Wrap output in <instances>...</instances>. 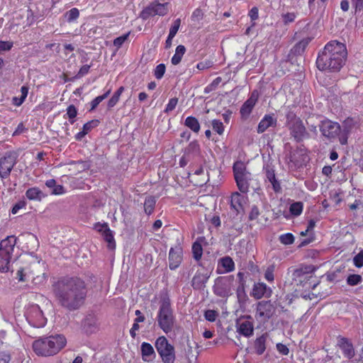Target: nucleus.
<instances>
[{"label":"nucleus","instance_id":"nucleus-58","mask_svg":"<svg viewBox=\"0 0 363 363\" xmlns=\"http://www.w3.org/2000/svg\"><path fill=\"white\" fill-rule=\"evenodd\" d=\"M282 18L285 23L293 22L296 18L294 13H286L282 15Z\"/></svg>","mask_w":363,"mask_h":363},{"label":"nucleus","instance_id":"nucleus-59","mask_svg":"<svg viewBox=\"0 0 363 363\" xmlns=\"http://www.w3.org/2000/svg\"><path fill=\"white\" fill-rule=\"evenodd\" d=\"M277 350L280 354L283 355H287L289 352V348L285 345L281 343L277 344Z\"/></svg>","mask_w":363,"mask_h":363},{"label":"nucleus","instance_id":"nucleus-62","mask_svg":"<svg viewBox=\"0 0 363 363\" xmlns=\"http://www.w3.org/2000/svg\"><path fill=\"white\" fill-rule=\"evenodd\" d=\"M25 206H26V204L23 201H20V202L17 203L13 207V208L11 210V213L13 214H16L19 211V210L24 208Z\"/></svg>","mask_w":363,"mask_h":363},{"label":"nucleus","instance_id":"nucleus-35","mask_svg":"<svg viewBox=\"0 0 363 363\" xmlns=\"http://www.w3.org/2000/svg\"><path fill=\"white\" fill-rule=\"evenodd\" d=\"M275 271V266L274 264L269 265L264 274V279L269 283H272L274 280V272Z\"/></svg>","mask_w":363,"mask_h":363},{"label":"nucleus","instance_id":"nucleus-48","mask_svg":"<svg viewBox=\"0 0 363 363\" xmlns=\"http://www.w3.org/2000/svg\"><path fill=\"white\" fill-rule=\"evenodd\" d=\"M165 70H166V67H165V65L164 64L158 65L156 67V68L155 69V72H154L155 77L157 79H160L162 78V77L164 76V74L165 73Z\"/></svg>","mask_w":363,"mask_h":363},{"label":"nucleus","instance_id":"nucleus-52","mask_svg":"<svg viewBox=\"0 0 363 363\" xmlns=\"http://www.w3.org/2000/svg\"><path fill=\"white\" fill-rule=\"evenodd\" d=\"M213 66V62L211 60H204L199 62L196 65V68L199 70H206L211 68Z\"/></svg>","mask_w":363,"mask_h":363},{"label":"nucleus","instance_id":"nucleus-14","mask_svg":"<svg viewBox=\"0 0 363 363\" xmlns=\"http://www.w3.org/2000/svg\"><path fill=\"white\" fill-rule=\"evenodd\" d=\"M259 98V93L255 90L251 93L249 99L242 106L240 113L242 118H247L251 113Z\"/></svg>","mask_w":363,"mask_h":363},{"label":"nucleus","instance_id":"nucleus-28","mask_svg":"<svg viewBox=\"0 0 363 363\" xmlns=\"http://www.w3.org/2000/svg\"><path fill=\"white\" fill-rule=\"evenodd\" d=\"M244 201V196L240 195L238 192H235L232 194L231 196V206L234 208L237 211H239V208L242 206V203Z\"/></svg>","mask_w":363,"mask_h":363},{"label":"nucleus","instance_id":"nucleus-4","mask_svg":"<svg viewBox=\"0 0 363 363\" xmlns=\"http://www.w3.org/2000/svg\"><path fill=\"white\" fill-rule=\"evenodd\" d=\"M157 320L160 328L165 333L171 332L174 325V316L169 298L167 295L160 296V308Z\"/></svg>","mask_w":363,"mask_h":363},{"label":"nucleus","instance_id":"nucleus-6","mask_svg":"<svg viewBox=\"0 0 363 363\" xmlns=\"http://www.w3.org/2000/svg\"><path fill=\"white\" fill-rule=\"evenodd\" d=\"M233 173L239 190L247 193L249 189V181L251 180V174L247 171L246 164L237 161L233 164Z\"/></svg>","mask_w":363,"mask_h":363},{"label":"nucleus","instance_id":"nucleus-56","mask_svg":"<svg viewBox=\"0 0 363 363\" xmlns=\"http://www.w3.org/2000/svg\"><path fill=\"white\" fill-rule=\"evenodd\" d=\"M94 229L98 232L101 233L103 235L106 231L109 229V227L107 223H96L94 225Z\"/></svg>","mask_w":363,"mask_h":363},{"label":"nucleus","instance_id":"nucleus-10","mask_svg":"<svg viewBox=\"0 0 363 363\" xmlns=\"http://www.w3.org/2000/svg\"><path fill=\"white\" fill-rule=\"evenodd\" d=\"M168 12V4H160L154 2L143 9L140 13L143 19H147L150 16L155 15L164 16Z\"/></svg>","mask_w":363,"mask_h":363},{"label":"nucleus","instance_id":"nucleus-21","mask_svg":"<svg viewBox=\"0 0 363 363\" xmlns=\"http://www.w3.org/2000/svg\"><path fill=\"white\" fill-rule=\"evenodd\" d=\"M276 123L277 119L272 115H265L258 125L257 132L264 133L268 128L275 125Z\"/></svg>","mask_w":363,"mask_h":363},{"label":"nucleus","instance_id":"nucleus-50","mask_svg":"<svg viewBox=\"0 0 363 363\" xmlns=\"http://www.w3.org/2000/svg\"><path fill=\"white\" fill-rule=\"evenodd\" d=\"M180 24H181V21L179 18H178L174 21L173 25L171 26V28L169 29V35H170V37H174L176 35V34L178 32L179 28L180 27Z\"/></svg>","mask_w":363,"mask_h":363},{"label":"nucleus","instance_id":"nucleus-42","mask_svg":"<svg viewBox=\"0 0 363 363\" xmlns=\"http://www.w3.org/2000/svg\"><path fill=\"white\" fill-rule=\"evenodd\" d=\"M280 242L284 245H291L294 242V237L291 233H285L279 236Z\"/></svg>","mask_w":363,"mask_h":363},{"label":"nucleus","instance_id":"nucleus-64","mask_svg":"<svg viewBox=\"0 0 363 363\" xmlns=\"http://www.w3.org/2000/svg\"><path fill=\"white\" fill-rule=\"evenodd\" d=\"M352 4L356 10H360L363 6V0H352Z\"/></svg>","mask_w":363,"mask_h":363},{"label":"nucleus","instance_id":"nucleus-9","mask_svg":"<svg viewBox=\"0 0 363 363\" xmlns=\"http://www.w3.org/2000/svg\"><path fill=\"white\" fill-rule=\"evenodd\" d=\"M233 282L234 277L233 276L217 278L213 286L214 293L220 297L230 296L233 290Z\"/></svg>","mask_w":363,"mask_h":363},{"label":"nucleus","instance_id":"nucleus-36","mask_svg":"<svg viewBox=\"0 0 363 363\" xmlns=\"http://www.w3.org/2000/svg\"><path fill=\"white\" fill-rule=\"evenodd\" d=\"M110 93L111 90L109 89L104 94L96 96L94 99H93L91 102L90 111L95 109L97 106L109 95Z\"/></svg>","mask_w":363,"mask_h":363},{"label":"nucleus","instance_id":"nucleus-23","mask_svg":"<svg viewBox=\"0 0 363 363\" xmlns=\"http://www.w3.org/2000/svg\"><path fill=\"white\" fill-rule=\"evenodd\" d=\"M185 52L186 48L182 45H178L176 48L175 52L171 59V62L172 65H177L179 64Z\"/></svg>","mask_w":363,"mask_h":363},{"label":"nucleus","instance_id":"nucleus-1","mask_svg":"<svg viewBox=\"0 0 363 363\" xmlns=\"http://www.w3.org/2000/svg\"><path fill=\"white\" fill-rule=\"evenodd\" d=\"M55 293L61 303L69 308L75 309L83 302L86 291L84 284L79 279H70L66 282H57L55 288Z\"/></svg>","mask_w":363,"mask_h":363},{"label":"nucleus","instance_id":"nucleus-44","mask_svg":"<svg viewBox=\"0 0 363 363\" xmlns=\"http://www.w3.org/2000/svg\"><path fill=\"white\" fill-rule=\"evenodd\" d=\"M28 269L21 268L17 271L16 278L20 281H26L29 279Z\"/></svg>","mask_w":363,"mask_h":363},{"label":"nucleus","instance_id":"nucleus-17","mask_svg":"<svg viewBox=\"0 0 363 363\" xmlns=\"http://www.w3.org/2000/svg\"><path fill=\"white\" fill-rule=\"evenodd\" d=\"M15 163L14 157L11 155L0 160V177L2 179L6 178L10 174Z\"/></svg>","mask_w":363,"mask_h":363},{"label":"nucleus","instance_id":"nucleus-5","mask_svg":"<svg viewBox=\"0 0 363 363\" xmlns=\"http://www.w3.org/2000/svg\"><path fill=\"white\" fill-rule=\"evenodd\" d=\"M16 243L14 236H8L0 242V271L6 272L9 270L10 261Z\"/></svg>","mask_w":363,"mask_h":363},{"label":"nucleus","instance_id":"nucleus-61","mask_svg":"<svg viewBox=\"0 0 363 363\" xmlns=\"http://www.w3.org/2000/svg\"><path fill=\"white\" fill-rule=\"evenodd\" d=\"M11 359L9 353L2 352H0V363H9Z\"/></svg>","mask_w":363,"mask_h":363},{"label":"nucleus","instance_id":"nucleus-12","mask_svg":"<svg viewBox=\"0 0 363 363\" xmlns=\"http://www.w3.org/2000/svg\"><path fill=\"white\" fill-rule=\"evenodd\" d=\"M320 130L323 136L328 138H334L338 135L340 126L337 123L326 120L322 121Z\"/></svg>","mask_w":363,"mask_h":363},{"label":"nucleus","instance_id":"nucleus-30","mask_svg":"<svg viewBox=\"0 0 363 363\" xmlns=\"http://www.w3.org/2000/svg\"><path fill=\"white\" fill-rule=\"evenodd\" d=\"M26 195L29 200H40L43 193L38 188L33 187L26 191Z\"/></svg>","mask_w":363,"mask_h":363},{"label":"nucleus","instance_id":"nucleus-51","mask_svg":"<svg viewBox=\"0 0 363 363\" xmlns=\"http://www.w3.org/2000/svg\"><path fill=\"white\" fill-rule=\"evenodd\" d=\"M99 123V121L98 120L91 121L83 125L82 130L87 134L93 128L97 126Z\"/></svg>","mask_w":363,"mask_h":363},{"label":"nucleus","instance_id":"nucleus-32","mask_svg":"<svg viewBox=\"0 0 363 363\" xmlns=\"http://www.w3.org/2000/svg\"><path fill=\"white\" fill-rule=\"evenodd\" d=\"M124 91V87L121 86L118 88V89L113 94L112 97L108 100V108H111L113 106L116 105V104L118 102L120 97L122 94V93Z\"/></svg>","mask_w":363,"mask_h":363},{"label":"nucleus","instance_id":"nucleus-24","mask_svg":"<svg viewBox=\"0 0 363 363\" xmlns=\"http://www.w3.org/2000/svg\"><path fill=\"white\" fill-rule=\"evenodd\" d=\"M266 177L267 180L272 184V187L276 192L281 189L280 184L277 180L274 171L272 169H267Z\"/></svg>","mask_w":363,"mask_h":363},{"label":"nucleus","instance_id":"nucleus-3","mask_svg":"<svg viewBox=\"0 0 363 363\" xmlns=\"http://www.w3.org/2000/svg\"><path fill=\"white\" fill-rule=\"evenodd\" d=\"M67 344V340L62 335H51L35 340L33 349L38 356L50 357L57 354Z\"/></svg>","mask_w":363,"mask_h":363},{"label":"nucleus","instance_id":"nucleus-49","mask_svg":"<svg viewBox=\"0 0 363 363\" xmlns=\"http://www.w3.org/2000/svg\"><path fill=\"white\" fill-rule=\"evenodd\" d=\"M130 32H128L123 35H121V36L116 38L113 40V45L117 47L118 48H119L125 43V41L128 39V38L130 35Z\"/></svg>","mask_w":363,"mask_h":363},{"label":"nucleus","instance_id":"nucleus-43","mask_svg":"<svg viewBox=\"0 0 363 363\" xmlns=\"http://www.w3.org/2000/svg\"><path fill=\"white\" fill-rule=\"evenodd\" d=\"M211 123H212V128L214 131H216L219 135H222L223 133L224 125L220 121L214 119L212 121Z\"/></svg>","mask_w":363,"mask_h":363},{"label":"nucleus","instance_id":"nucleus-7","mask_svg":"<svg viewBox=\"0 0 363 363\" xmlns=\"http://www.w3.org/2000/svg\"><path fill=\"white\" fill-rule=\"evenodd\" d=\"M155 347L163 363H174L175 353L174 347L164 336L159 337L155 342Z\"/></svg>","mask_w":363,"mask_h":363},{"label":"nucleus","instance_id":"nucleus-37","mask_svg":"<svg viewBox=\"0 0 363 363\" xmlns=\"http://www.w3.org/2000/svg\"><path fill=\"white\" fill-rule=\"evenodd\" d=\"M362 278L359 274H350L347 278V284L350 286H356L360 284Z\"/></svg>","mask_w":363,"mask_h":363},{"label":"nucleus","instance_id":"nucleus-60","mask_svg":"<svg viewBox=\"0 0 363 363\" xmlns=\"http://www.w3.org/2000/svg\"><path fill=\"white\" fill-rule=\"evenodd\" d=\"M66 193L63 186L57 184L55 188L52 190V194L54 195H62Z\"/></svg>","mask_w":363,"mask_h":363},{"label":"nucleus","instance_id":"nucleus-29","mask_svg":"<svg viewBox=\"0 0 363 363\" xmlns=\"http://www.w3.org/2000/svg\"><path fill=\"white\" fill-rule=\"evenodd\" d=\"M185 125L189 128L195 133H198L200 130V124L198 120L192 116H189L185 120Z\"/></svg>","mask_w":363,"mask_h":363},{"label":"nucleus","instance_id":"nucleus-55","mask_svg":"<svg viewBox=\"0 0 363 363\" xmlns=\"http://www.w3.org/2000/svg\"><path fill=\"white\" fill-rule=\"evenodd\" d=\"M13 47V42L11 41H0V53L10 50Z\"/></svg>","mask_w":363,"mask_h":363},{"label":"nucleus","instance_id":"nucleus-46","mask_svg":"<svg viewBox=\"0 0 363 363\" xmlns=\"http://www.w3.org/2000/svg\"><path fill=\"white\" fill-rule=\"evenodd\" d=\"M259 214L260 213L258 208L255 206H253L251 208V210L249 213V219L252 221H256V223H259L258 218Z\"/></svg>","mask_w":363,"mask_h":363},{"label":"nucleus","instance_id":"nucleus-20","mask_svg":"<svg viewBox=\"0 0 363 363\" xmlns=\"http://www.w3.org/2000/svg\"><path fill=\"white\" fill-rule=\"evenodd\" d=\"M141 354L143 359L145 362H150L155 357V352L153 347L147 342L142 343Z\"/></svg>","mask_w":363,"mask_h":363},{"label":"nucleus","instance_id":"nucleus-18","mask_svg":"<svg viewBox=\"0 0 363 363\" xmlns=\"http://www.w3.org/2000/svg\"><path fill=\"white\" fill-rule=\"evenodd\" d=\"M289 128L292 135L296 140H302L306 135V128L299 119H295L289 124Z\"/></svg>","mask_w":363,"mask_h":363},{"label":"nucleus","instance_id":"nucleus-8","mask_svg":"<svg viewBox=\"0 0 363 363\" xmlns=\"http://www.w3.org/2000/svg\"><path fill=\"white\" fill-rule=\"evenodd\" d=\"M25 316L28 323L34 328H43L47 322L43 311L36 304H31L27 307Z\"/></svg>","mask_w":363,"mask_h":363},{"label":"nucleus","instance_id":"nucleus-45","mask_svg":"<svg viewBox=\"0 0 363 363\" xmlns=\"http://www.w3.org/2000/svg\"><path fill=\"white\" fill-rule=\"evenodd\" d=\"M77 110L73 105H70L67 108V115L69 117V122L72 124L74 122V118L77 116Z\"/></svg>","mask_w":363,"mask_h":363},{"label":"nucleus","instance_id":"nucleus-26","mask_svg":"<svg viewBox=\"0 0 363 363\" xmlns=\"http://www.w3.org/2000/svg\"><path fill=\"white\" fill-rule=\"evenodd\" d=\"M28 94V88L23 86L21 88V96H14L12 99V104L16 106H20L26 100Z\"/></svg>","mask_w":363,"mask_h":363},{"label":"nucleus","instance_id":"nucleus-41","mask_svg":"<svg viewBox=\"0 0 363 363\" xmlns=\"http://www.w3.org/2000/svg\"><path fill=\"white\" fill-rule=\"evenodd\" d=\"M199 151H200V145H199V143L196 140L191 142L186 150V152L188 154H190V153L198 154V153H199Z\"/></svg>","mask_w":363,"mask_h":363},{"label":"nucleus","instance_id":"nucleus-31","mask_svg":"<svg viewBox=\"0 0 363 363\" xmlns=\"http://www.w3.org/2000/svg\"><path fill=\"white\" fill-rule=\"evenodd\" d=\"M156 203V199L153 196H148L146 198L144 203V209L147 215L152 213L155 206Z\"/></svg>","mask_w":363,"mask_h":363},{"label":"nucleus","instance_id":"nucleus-2","mask_svg":"<svg viewBox=\"0 0 363 363\" xmlns=\"http://www.w3.org/2000/svg\"><path fill=\"white\" fill-rule=\"evenodd\" d=\"M347 56V49L343 43L331 41L326 44L316 60L320 70L339 71Z\"/></svg>","mask_w":363,"mask_h":363},{"label":"nucleus","instance_id":"nucleus-25","mask_svg":"<svg viewBox=\"0 0 363 363\" xmlns=\"http://www.w3.org/2000/svg\"><path fill=\"white\" fill-rule=\"evenodd\" d=\"M266 350V337L262 335L257 337L255 341V352L260 355L262 354Z\"/></svg>","mask_w":363,"mask_h":363},{"label":"nucleus","instance_id":"nucleus-57","mask_svg":"<svg viewBox=\"0 0 363 363\" xmlns=\"http://www.w3.org/2000/svg\"><path fill=\"white\" fill-rule=\"evenodd\" d=\"M203 12L200 9H196L194 11L191 15V19L194 21H199L203 18Z\"/></svg>","mask_w":363,"mask_h":363},{"label":"nucleus","instance_id":"nucleus-27","mask_svg":"<svg viewBox=\"0 0 363 363\" xmlns=\"http://www.w3.org/2000/svg\"><path fill=\"white\" fill-rule=\"evenodd\" d=\"M340 347L345 357L351 358L354 356V348L347 340L343 339L340 343Z\"/></svg>","mask_w":363,"mask_h":363},{"label":"nucleus","instance_id":"nucleus-19","mask_svg":"<svg viewBox=\"0 0 363 363\" xmlns=\"http://www.w3.org/2000/svg\"><path fill=\"white\" fill-rule=\"evenodd\" d=\"M235 269V263L230 257L221 258L218 263L217 272L218 274H225Z\"/></svg>","mask_w":363,"mask_h":363},{"label":"nucleus","instance_id":"nucleus-11","mask_svg":"<svg viewBox=\"0 0 363 363\" xmlns=\"http://www.w3.org/2000/svg\"><path fill=\"white\" fill-rule=\"evenodd\" d=\"M237 331L245 337H250L253 335L254 325L251 316L242 317L236 323Z\"/></svg>","mask_w":363,"mask_h":363},{"label":"nucleus","instance_id":"nucleus-40","mask_svg":"<svg viewBox=\"0 0 363 363\" xmlns=\"http://www.w3.org/2000/svg\"><path fill=\"white\" fill-rule=\"evenodd\" d=\"M192 252L194 257L196 260H199L202 256V247L200 243L195 242L192 246Z\"/></svg>","mask_w":363,"mask_h":363},{"label":"nucleus","instance_id":"nucleus-22","mask_svg":"<svg viewBox=\"0 0 363 363\" xmlns=\"http://www.w3.org/2000/svg\"><path fill=\"white\" fill-rule=\"evenodd\" d=\"M207 274L197 272L192 279V286L196 289H201L205 286L208 279Z\"/></svg>","mask_w":363,"mask_h":363},{"label":"nucleus","instance_id":"nucleus-33","mask_svg":"<svg viewBox=\"0 0 363 363\" xmlns=\"http://www.w3.org/2000/svg\"><path fill=\"white\" fill-rule=\"evenodd\" d=\"M303 209V204L301 201L294 202L290 205L289 211L294 216H300Z\"/></svg>","mask_w":363,"mask_h":363},{"label":"nucleus","instance_id":"nucleus-53","mask_svg":"<svg viewBox=\"0 0 363 363\" xmlns=\"http://www.w3.org/2000/svg\"><path fill=\"white\" fill-rule=\"evenodd\" d=\"M177 103H178V99L177 98H172V99H169V101L168 104H167L166 108L164 109V112L169 113V112L173 111L176 108Z\"/></svg>","mask_w":363,"mask_h":363},{"label":"nucleus","instance_id":"nucleus-15","mask_svg":"<svg viewBox=\"0 0 363 363\" xmlns=\"http://www.w3.org/2000/svg\"><path fill=\"white\" fill-rule=\"evenodd\" d=\"M183 250L180 245L172 247L169 252V268L177 269L182 261Z\"/></svg>","mask_w":363,"mask_h":363},{"label":"nucleus","instance_id":"nucleus-38","mask_svg":"<svg viewBox=\"0 0 363 363\" xmlns=\"http://www.w3.org/2000/svg\"><path fill=\"white\" fill-rule=\"evenodd\" d=\"M102 235L105 240L108 243V247L110 248H113L115 247V242L113 231L109 228Z\"/></svg>","mask_w":363,"mask_h":363},{"label":"nucleus","instance_id":"nucleus-34","mask_svg":"<svg viewBox=\"0 0 363 363\" xmlns=\"http://www.w3.org/2000/svg\"><path fill=\"white\" fill-rule=\"evenodd\" d=\"M308 42L309 41L308 39L301 40L293 48L292 52H294L295 54L300 55L304 51L308 44Z\"/></svg>","mask_w":363,"mask_h":363},{"label":"nucleus","instance_id":"nucleus-63","mask_svg":"<svg viewBox=\"0 0 363 363\" xmlns=\"http://www.w3.org/2000/svg\"><path fill=\"white\" fill-rule=\"evenodd\" d=\"M249 16L252 21H255L258 18V9L256 7H253L249 12Z\"/></svg>","mask_w":363,"mask_h":363},{"label":"nucleus","instance_id":"nucleus-54","mask_svg":"<svg viewBox=\"0 0 363 363\" xmlns=\"http://www.w3.org/2000/svg\"><path fill=\"white\" fill-rule=\"evenodd\" d=\"M204 316L207 320H208L210 322H213L216 320V319L218 316V313L216 311L208 310L205 312Z\"/></svg>","mask_w":363,"mask_h":363},{"label":"nucleus","instance_id":"nucleus-39","mask_svg":"<svg viewBox=\"0 0 363 363\" xmlns=\"http://www.w3.org/2000/svg\"><path fill=\"white\" fill-rule=\"evenodd\" d=\"M79 16V11L77 8H73L65 13V17L69 22L76 20Z\"/></svg>","mask_w":363,"mask_h":363},{"label":"nucleus","instance_id":"nucleus-16","mask_svg":"<svg viewBox=\"0 0 363 363\" xmlns=\"http://www.w3.org/2000/svg\"><path fill=\"white\" fill-rule=\"evenodd\" d=\"M272 294V290L262 282L255 284L252 291V296L256 299H260L262 297L269 298Z\"/></svg>","mask_w":363,"mask_h":363},{"label":"nucleus","instance_id":"nucleus-13","mask_svg":"<svg viewBox=\"0 0 363 363\" xmlns=\"http://www.w3.org/2000/svg\"><path fill=\"white\" fill-rule=\"evenodd\" d=\"M274 312V307L271 301H262L258 303L257 307V318L261 320L269 319Z\"/></svg>","mask_w":363,"mask_h":363},{"label":"nucleus","instance_id":"nucleus-47","mask_svg":"<svg viewBox=\"0 0 363 363\" xmlns=\"http://www.w3.org/2000/svg\"><path fill=\"white\" fill-rule=\"evenodd\" d=\"M354 265L357 268L363 267V250H361L359 253L353 258Z\"/></svg>","mask_w":363,"mask_h":363}]
</instances>
